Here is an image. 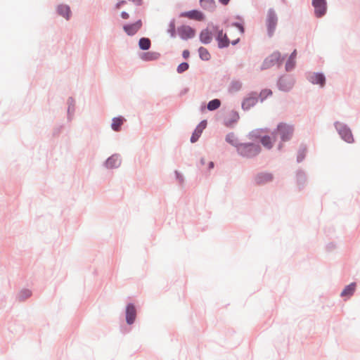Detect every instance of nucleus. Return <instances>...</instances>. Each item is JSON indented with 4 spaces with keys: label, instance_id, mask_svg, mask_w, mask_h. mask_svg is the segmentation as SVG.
I'll return each mask as SVG.
<instances>
[{
    "label": "nucleus",
    "instance_id": "33",
    "mask_svg": "<svg viewBox=\"0 0 360 360\" xmlns=\"http://www.w3.org/2000/svg\"><path fill=\"white\" fill-rule=\"evenodd\" d=\"M206 121H202L198 124L196 129L202 132V130L206 127Z\"/></svg>",
    "mask_w": 360,
    "mask_h": 360
},
{
    "label": "nucleus",
    "instance_id": "32",
    "mask_svg": "<svg viewBox=\"0 0 360 360\" xmlns=\"http://www.w3.org/2000/svg\"><path fill=\"white\" fill-rule=\"evenodd\" d=\"M231 30H234L242 33L243 32L240 24H233Z\"/></svg>",
    "mask_w": 360,
    "mask_h": 360
},
{
    "label": "nucleus",
    "instance_id": "35",
    "mask_svg": "<svg viewBox=\"0 0 360 360\" xmlns=\"http://www.w3.org/2000/svg\"><path fill=\"white\" fill-rule=\"evenodd\" d=\"M127 4V1L125 0H119L116 4V8H120L122 6Z\"/></svg>",
    "mask_w": 360,
    "mask_h": 360
},
{
    "label": "nucleus",
    "instance_id": "11",
    "mask_svg": "<svg viewBox=\"0 0 360 360\" xmlns=\"http://www.w3.org/2000/svg\"><path fill=\"white\" fill-rule=\"evenodd\" d=\"M179 32L181 37L184 39L191 38L195 34L194 30L187 25L181 26L179 30Z\"/></svg>",
    "mask_w": 360,
    "mask_h": 360
},
{
    "label": "nucleus",
    "instance_id": "40",
    "mask_svg": "<svg viewBox=\"0 0 360 360\" xmlns=\"http://www.w3.org/2000/svg\"><path fill=\"white\" fill-rule=\"evenodd\" d=\"M24 292L25 293L26 297H28L31 295V292L30 290H25Z\"/></svg>",
    "mask_w": 360,
    "mask_h": 360
},
{
    "label": "nucleus",
    "instance_id": "3",
    "mask_svg": "<svg viewBox=\"0 0 360 360\" xmlns=\"http://www.w3.org/2000/svg\"><path fill=\"white\" fill-rule=\"evenodd\" d=\"M293 131V127L284 122L278 124L276 128V132L283 142L288 141L291 139Z\"/></svg>",
    "mask_w": 360,
    "mask_h": 360
},
{
    "label": "nucleus",
    "instance_id": "26",
    "mask_svg": "<svg viewBox=\"0 0 360 360\" xmlns=\"http://www.w3.org/2000/svg\"><path fill=\"white\" fill-rule=\"evenodd\" d=\"M201 134L202 131H200L198 129H195L191 138V141L192 143H195V141H197L199 137L200 136Z\"/></svg>",
    "mask_w": 360,
    "mask_h": 360
},
{
    "label": "nucleus",
    "instance_id": "9",
    "mask_svg": "<svg viewBox=\"0 0 360 360\" xmlns=\"http://www.w3.org/2000/svg\"><path fill=\"white\" fill-rule=\"evenodd\" d=\"M257 102V94H252L249 97L246 98L243 103L242 108L243 110H248L254 106Z\"/></svg>",
    "mask_w": 360,
    "mask_h": 360
},
{
    "label": "nucleus",
    "instance_id": "36",
    "mask_svg": "<svg viewBox=\"0 0 360 360\" xmlns=\"http://www.w3.org/2000/svg\"><path fill=\"white\" fill-rule=\"evenodd\" d=\"M296 56H297V51L294 50V51L291 53V55L289 58H291V60H295Z\"/></svg>",
    "mask_w": 360,
    "mask_h": 360
},
{
    "label": "nucleus",
    "instance_id": "8",
    "mask_svg": "<svg viewBox=\"0 0 360 360\" xmlns=\"http://www.w3.org/2000/svg\"><path fill=\"white\" fill-rule=\"evenodd\" d=\"M182 16L188 18L189 20L195 21H202L205 20L203 13L199 11L193 10L181 14Z\"/></svg>",
    "mask_w": 360,
    "mask_h": 360
},
{
    "label": "nucleus",
    "instance_id": "23",
    "mask_svg": "<svg viewBox=\"0 0 360 360\" xmlns=\"http://www.w3.org/2000/svg\"><path fill=\"white\" fill-rule=\"evenodd\" d=\"M139 47L142 50H148L150 46V41L148 38H141L139 43Z\"/></svg>",
    "mask_w": 360,
    "mask_h": 360
},
{
    "label": "nucleus",
    "instance_id": "38",
    "mask_svg": "<svg viewBox=\"0 0 360 360\" xmlns=\"http://www.w3.org/2000/svg\"><path fill=\"white\" fill-rule=\"evenodd\" d=\"M122 17L123 19H127L129 18V14L126 12H122Z\"/></svg>",
    "mask_w": 360,
    "mask_h": 360
},
{
    "label": "nucleus",
    "instance_id": "2",
    "mask_svg": "<svg viewBox=\"0 0 360 360\" xmlns=\"http://www.w3.org/2000/svg\"><path fill=\"white\" fill-rule=\"evenodd\" d=\"M262 129H257L255 131H252L249 134V137L250 139H257L260 137V142L262 146L266 149L272 148L274 143L276 141V134L274 133L272 136H260V134L262 132Z\"/></svg>",
    "mask_w": 360,
    "mask_h": 360
},
{
    "label": "nucleus",
    "instance_id": "42",
    "mask_svg": "<svg viewBox=\"0 0 360 360\" xmlns=\"http://www.w3.org/2000/svg\"><path fill=\"white\" fill-rule=\"evenodd\" d=\"M238 41V39H236V40H233V41H232V44H235Z\"/></svg>",
    "mask_w": 360,
    "mask_h": 360
},
{
    "label": "nucleus",
    "instance_id": "37",
    "mask_svg": "<svg viewBox=\"0 0 360 360\" xmlns=\"http://www.w3.org/2000/svg\"><path fill=\"white\" fill-rule=\"evenodd\" d=\"M182 55H183V57L184 58H187L189 57L190 53H189V51L188 50H184L183 51V54Z\"/></svg>",
    "mask_w": 360,
    "mask_h": 360
},
{
    "label": "nucleus",
    "instance_id": "14",
    "mask_svg": "<svg viewBox=\"0 0 360 360\" xmlns=\"http://www.w3.org/2000/svg\"><path fill=\"white\" fill-rule=\"evenodd\" d=\"M309 80L313 84H320L321 86L324 85L325 77L322 74L313 73L309 77Z\"/></svg>",
    "mask_w": 360,
    "mask_h": 360
},
{
    "label": "nucleus",
    "instance_id": "4",
    "mask_svg": "<svg viewBox=\"0 0 360 360\" xmlns=\"http://www.w3.org/2000/svg\"><path fill=\"white\" fill-rule=\"evenodd\" d=\"M283 58L279 52L276 51L271 54L269 56L266 58L262 63V69H268L274 65H281L283 61Z\"/></svg>",
    "mask_w": 360,
    "mask_h": 360
},
{
    "label": "nucleus",
    "instance_id": "24",
    "mask_svg": "<svg viewBox=\"0 0 360 360\" xmlns=\"http://www.w3.org/2000/svg\"><path fill=\"white\" fill-rule=\"evenodd\" d=\"M221 102L219 99H214L210 101L207 104V109L209 110H214L219 108Z\"/></svg>",
    "mask_w": 360,
    "mask_h": 360
},
{
    "label": "nucleus",
    "instance_id": "25",
    "mask_svg": "<svg viewBox=\"0 0 360 360\" xmlns=\"http://www.w3.org/2000/svg\"><path fill=\"white\" fill-rule=\"evenodd\" d=\"M199 55L201 59L204 60H208L210 58V54L204 47H200L198 50Z\"/></svg>",
    "mask_w": 360,
    "mask_h": 360
},
{
    "label": "nucleus",
    "instance_id": "19",
    "mask_svg": "<svg viewBox=\"0 0 360 360\" xmlns=\"http://www.w3.org/2000/svg\"><path fill=\"white\" fill-rule=\"evenodd\" d=\"M200 4L201 7L208 11H213L216 7L214 0H200Z\"/></svg>",
    "mask_w": 360,
    "mask_h": 360
},
{
    "label": "nucleus",
    "instance_id": "16",
    "mask_svg": "<svg viewBox=\"0 0 360 360\" xmlns=\"http://www.w3.org/2000/svg\"><path fill=\"white\" fill-rule=\"evenodd\" d=\"M120 160L119 157L117 155H112L105 162L106 167L108 168L117 167L120 165Z\"/></svg>",
    "mask_w": 360,
    "mask_h": 360
},
{
    "label": "nucleus",
    "instance_id": "31",
    "mask_svg": "<svg viewBox=\"0 0 360 360\" xmlns=\"http://www.w3.org/2000/svg\"><path fill=\"white\" fill-rule=\"evenodd\" d=\"M295 65V60H291V58H288L286 64H285V69L287 71H289L292 70Z\"/></svg>",
    "mask_w": 360,
    "mask_h": 360
},
{
    "label": "nucleus",
    "instance_id": "7",
    "mask_svg": "<svg viewBox=\"0 0 360 360\" xmlns=\"http://www.w3.org/2000/svg\"><path fill=\"white\" fill-rule=\"evenodd\" d=\"M272 180L273 175L267 172L259 173L255 178V182L258 186L264 185Z\"/></svg>",
    "mask_w": 360,
    "mask_h": 360
},
{
    "label": "nucleus",
    "instance_id": "10",
    "mask_svg": "<svg viewBox=\"0 0 360 360\" xmlns=\"http://www.w3.org/2000/svg\"><path fill=\"white\" fill-rule=\"evenodd\" d=\"M136 309L133 304H128L126 309V320L128 324H132L136 318Z\"/></svg>",
    "mask_w": 360,
    "mask_h": 360
},
{
    "label": "nucleus",
    "instance_id": "12",
    "mask_svg": "<svg viewBox=\"0 0 360 360\" xmlns=\"http://www.w3.org/2000/svg\"><path fill=\"white\" fill-rule=\"evenodd\" d=\"M293 83L290 78L283 77L278 81L279 89L283 91H288L292 88Z\"/></svg>",
    "mask_w": 360,
    "mask_h": 360
},
{
    "label": "nucleus",
    "instance_id": "27",
    "mask_svg": "<svg viewBox=\"0 0 360 360\" xmlns=\"http://www.w3.org/2000/svg\"><path fill=\"white\" fill-rule=\"evenodd\" d=\"M267 18L269 22H274L275 21L277 20V18L275 13L271 10L269 11Z\"/></svg>",
    "mask_w": 360,
    "mask_h": 360
},
{
    "label": "nucleus",
    "instance_id": "1",
    "mask_svg": "<svg viewBox=\"0 0 360 360\" xmlns=\"http://www.w3.org/2000/svg\"><path fill=\"white\" fill-rule=\"evenodd\" d=\"M237 150L243 157L252 158L260 153L261 148L254 143H240L237 146Z\"/></svg>",
    "mask_w": 360,
    "mask_h": 360
},
{
    "label": "nucleus",
    "instance_id": "43",
    "mask_svg": "<svg viewBox=\"0 0 360 360\" xmlns=\"http://www.w3.org/2000/svg\"><path fill=\"white\" fill-rule=\"evenodd\" d=\"M273 28H274L273 26H271V25L269 26V30H271Z\"/></svg>",
    "mask_w": 360,
    "mask_h": 360
},
{
    "label": "nucleus",
    "instance_id": "41",
    "mask_svg": "<svg viewBox=\"0 0 360 360\" xmlns=\"http://www.w3.org/2000/svg\"><path fill=\"white\" fill-rule=\"evenodd\" d=\"M214 167V163L212 162H210V168H212Z\"/></svg>",
    "mask_w": 360,
    "mask_h": 360
},
{
    "label": "nucleus",
    "instance_id": "30",
    "mask_svg": "<svg viewBox=\"0 0 360 360\" xmlns=\"http://www.w3.org/2000/svg\"><path fill=\"white\" fill-rule=\"evenodd\" d=\"M189 65L187 63H181L177 68V72L179 73H182L183 72L188 70Z\"/></svg>",
    "mask_w": 360,
    "mask_h": 360
},
{
    "label": "nucleus",
    "instance_id": "34",
    "mask_svg": "<svg viewBox=\"0 0 360 360\" xmlns=\"http://www.w3.org/2000/svg\"><path fill=\"white\" fill-rule=\"evenodd\" d=\"M240 87H241V84L238 82H233L232 84V86H231V88L236 91L240 89Z\"/></svg>",
    "mask_w": 360,
    "mask_h": 360
},
{
    "label": "nucleus",
    "instance_id": "39",
    "mask_svg": "<svg viewBox=\"0 0 360 360\" xmlns=\"http://www.w3.org/2000/svg\"><path fill=\"white\" fill-rule=\"evenodd\" d=\"M230 0H219V1L223 5H227Z\"/></svg>",
    "mask_w": 360,
    "mask_h": 360
},
{
    "label": "nucleus",
    "instance_id": "15",
    "mask_svg": "<svg viewBox=\"0 0 360 360\" xmlns=\"http://www.w3.org/2000/svg\"><path fill=\"white\" fill-rule=\"evenodd\" d=\"M59 15L65 18V20H69L71 11L70 7L67 5H60L57 8Z\"/></svg>",
    "mask_w": 360,
    "mask_h": 360
},
{
    "label": "nucleus",
    "instance_id": "29",
    "mask_svg": "<svg viewBox=\"0 0 360 360\" xmlns=\"http://www.w3.org/2000/svg\"><path fill=\"white\" fill-rule=\"evenodd\" d=\"M226 140L229 143H230L231 144L234 145V146H236L237 147V146H238L236 144L237 140H236V137H235V136L233 134H229V135H227V136L226 138Z\"/></svg>",
    "mask_w": 360,
    "mask_h": 360
},
{
    "label": "nucleus",
    "instance_id": "20",
    "mask_svg": "<svg viewBox=\"0 0 360 360\" xmlns=\"http://www.w3.org/2000/svg\"><path fill=\"white\" fill-rule=\"evenodd\" d=\"M124 120H125L124 118L122 117H118L113 118L112 122L111 124L112 129L116 131H120V127L123 124Z\"/></svg>",
    "mask_w": 360,
    "mask_h": 360
},
{
    "label": "nucleus",
    "instance_id": "28",
    "mask_svg": "<svg viewBox=\"0 0 360 360\" xmlns=\"http://www.w3.org/2000/svg\"><path fill=\"white\" fill-rule=\"evenodd\" d=\"M272 91L270 89H264L261 91L259 96L261 97L262 101L265 99L269 96H271Z\"/></svg>",
    "mask_w": 360,
    "mask_h": 360
},
{
    "label": "nucleus",
    "instance_id": "18",
    "mask_svg": "<svg viewBox=\"0 0 360 360\" xmlns=\"http://www.w3.org/2000/svg\"><path fill=\"white\" fill-rule=\"evenodd\" d=\"M356 283H352L349 285H347L345 289L341 292L342 297H350L353 295L355 291Z\"/></svg>",
    "mask_w": 360,
    "mask_h": 360
},
{
    "label": "nucleus",
    "instance_id": "13",
    "mask_svg": "<svg viewBox=\"0 0 360 360\" xmlns=\"http://www.w3.org/2000/svg\"><path fill=\"white\" fill-rule=\"evenodd\" d=\"M217 40L219 41V46L220 48H223L229 45L230 39L229 38L226 33L223 34V32L220 31L218 33Z\"/></svg>",
    "mask_w": 360,
    "mask_h": 360
},
{
    "label": "nucleus",
    "instance_id": "44",
    "mask_svg": "<svg viewBox=\"0 0 360 360\" xmlns=\"http://www.w3.org/2000/svg\"><path fill=\"white\" fill-rule=\"evenodd\" d=\"M278 148L281 149L282 148V145H279Z\"/></svg>",
    "mask_w": 360,
    "mask_h": 360
},
{
    "label": "nucleus",
    "instance_id": "22",
    "mask_svg": "<svg viewBox=\"0 0 360 360\" xmlns=\"http://www.w3.org/2000/svg\"><path fill=\"white\" fill-rule=\"evenodd\" d=\"M200 41L204 44H208L212 40V34L207 30L201 32L200 35Z\"/></svg>",
    "mask_w": 360,
    "mask_h": 360
},
{
    "label": "nucleus",
    "instance_id": "5",
    "mask_svg": "<svg viewBox=\"0 0 360 360\" xmlns=\"http://www.w3.org/2000/svg\"><path fill=\"white\" fill-rule=\"evenodd\" d=\"M335 127L339 131L340 135L341 137L347 142L352 143L354 141L353 136L352 134L351 131L347 128L346 127L343 126L341 123L337 122L335 124Z\"/></svg>",
    "mask_w": 360,
    "mask_h": 360
},
{
    "label": "nucleus",
    "instance_id": "17",
    "mask_svg": "<svg viewBox=\"0 0 360 360\" xmlns=\"http://www.w3.org/2000/svg\"><path fill=\"white\" fill-rule=\"evenodd\" d=\"M141 24H127L124 30L129 35H133L140 29Z\"/></svg>",
    "mask_w": 360,
    "mask_h": 360
},
{
    "label": "nucleus",
    "instance_id": "21",
    "mask_svg": "<svg viewBox=\"0 0 360 360\" xmlns=\"http://www.w3.org/2000/svg\"><path fill=\"white\" fill-rule=\"evenodd\" d=\"M160 56V54L158 52H147L143 53L142 58L146 61L158 60Z\"/></svg>",
    "mask_w": 360,
    "mask_h": 360
},
{
    "label": "nucleus",
    "instance_id": "6",
    "mask_svg": "<svg viewBox=\"0 0 360 360\" xmlns=\"http://www.w3.org/2000/svg\"><path fill=\"white\" fill-rule=\"evenodd\" d=\"M312 5L314 8L315 15L317 17L325 15L327 9L326 0H312Z\"/></svg>",
    "mask_w": 360,
    "mask_h": 360
}]
</instances>
